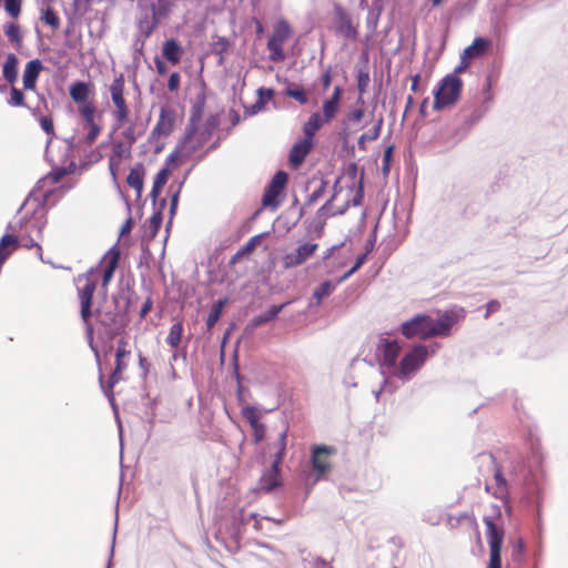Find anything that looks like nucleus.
I'll return each instance as SVG.
<instances>
[{"mask_svg": "<svg viewBox=\"0 0 568 568\" xmlns=\"http://www.w3.org/2000/svg\"><path fill=\"white\" fill-rule=\"evenodd\" d=\"M464 318L465 312L463 308L446 310L439 313L436 320L427 314H417L400 325V333L406 338L447 337L450 335L453 326L464 321Z\"/></svg>", "mask_w": 568, "mask_h": 568, "instance_id": "1", "label": "nucleus"}, {"mask_svg": "<svg viewBox=\"0 0 568 568\" xmlns=\"http://www.w3.org/2000/svg\"><path fill=\"white\" fill-rule=\"evenodd\" d=\"M463 87V80L456 74L445 75L434 90L433 109L442 111L455 105L460 98Z\"/></svg>", "mask_w": 568, "mask_h": 568, "instance_id": "2", "label": "nucleus"}, {"mask_svg": "<svg viewBox=\"0 0 568 568\" xmlns=\"http://www.w3.org/2000/svg\"><path fill=\"white\" fill-rule=\"evenodd\" d=\"M125 80L124 75L120 73L116 75L112 83L109 85V92L112 101L111 115L115 122L116 128H122L130 121L131 110L124 97Z\"/></svg>", "mask_w": 568, "mask_h": 568, "instance_id": "3", "label": "nucleus"}, {"mask_svg": "<svg viewBox=\"0 0 568 568\" xmlns=\"http://www.w3.org/2000/svg\"><path fill=\"white\" fill-rule=\"evenodd\" d=\"M94 268H90L88 272L78 275L75 278L78 283V297L81 304V318L85 324H89L92 311V298L97 290V280L93 277Z\"/></svg>", "mask_w": 568, "mask_h": 568, "instance_id": "4", "label": "nucleus"}, {"mask_svg": "<svg viewBox=\"0 0 568 568\" xmlns=\"http://www.w3.org/2000/svg\"><path fill=\"white\" fill-rule=\"evenodd\" d=\"M486 537L489 546V561L487 568H501V546L504 529L497 526L493 519L485 517Z\"/></svg>", "mask_w": 568, "mask_h": 568, "instance_id": "5", "label": "nucleus"}, {"mask_svg": "<svg viewBox=\"0 0 568 568\" xmlns=\"http://www.w3.org/2000/svg\"><path fill=\"white\" fill-rule=\"evenodd\" d=\"M287 428L280 434L278 440L273 445L276 449L272 470L261 478V488L270 491L280 485L278 465L282 463L286 450Z\"/></svg>", "mask_w": 568, "mask_h": 568, "instance_id": "6", "label": "nucleus"}, {"mask_svg": "<svg viewBox=\"0 0 568 568\" xmlns=\"http://www.w3.org/2000/svg\"><path fill=\"white\" fill-rule=\"evenodd\" d=\"M291 37V28L287 22H278L272 36L267 41V50L270 52L268 58L273 62H282L285 60V53L283 45L285 41Z\"/></svg>", "mask_w": 568, "mask_h": 568, "instance_id": "7", "label": "nucleus"}, {"mask_svg": "<svg viewBox=\"0 0 568 568\" xmlns=\"http://www.w3.org/2000/svg\"><path fill=\"white\" fill-rule=\"evenodd\" d=\"M428 356L426 346L418 344L414 346L399 362L398 376L400 378L408 377L425 363Z\"/></svg>", "mask_w": 568, "mask_h": 568, "instance_id": "8", "label": "nucleus"}, {"mask_svg": "<svg viewBox=\"0 0 568 568\" xmlns=\"http://www.w3.org/2000/svg\"><path fill=\"white\" fill-rule=\"evenodd\" d=\"M288 181V175L284 171H278L267 185L262 199V205L265 207L277 209L281 201L280 195L283 193Z\"/></svg>", "mask_w": 568, "mask_h": 568, "instance_id": "9", "label": "nucleus"}, {"mask_svg": "<svg viewBox=\"0 0 568 568\" xmlns=\"http://www.w3.org/2000/svg\"><path fill=\"white\" fill-rule=\"evenodd\" d=\"M176 111L169 104L162 105L156 124L152 130V138L160 140L168 138L174 130L176 123Z\"/></svg>", "mask_w": 568, "mask_h": 568, "instance_id": "10", "label": "nucleus"}, {"mask_svg": "<svg viewBox=\"0 0 568 568\" xmlns=\"http://www.w3.org/2000/svg\"><path fill=\"white\" fill-rule=\"evenodd\" d=\"M353 186L343 189L338 186V181L334 185V194L332 197L322 206L332 215L343 214L349 206V196L353 193Z\"/></svg>", "mask_w": 568, "mask_h": 568, "instance_id": "11", "label": "nucleus"}, {"mask_svg": "<svg viewBox=\"0 0 568 568\" xmlns=\"http://www.w3.org/2000/svg\"><path fill=\"white\" fill-rule=\"evenodd\" d=\"M334 30L349 40H356L358 36L357 27L353 23L351 16L339 4L334 6Z\"/></svg>", "mask_w": 568, "mask_h": 568, "instance_id": "12", "label": "nucleus"}, {"mask_svg": "<svg viewBox=\"0 0 568 568\" xmlns=\"http://www.w3.org/2000/svg\"><path fill=\"white\" fill-rule=\"evenodd\" d=\"M376 351L379 356V364L390 369L396 366L402 346L397 341L381 337Z\"/></svg>", "mask_w": 568, "mask_h": 568, "instance_id": "13", "label": "nucleus"}, {"mask_svg": "<svg viewBox=\"0 0 568 568\" xmlns=\"http://www.w3.org/2000/svg\"><path fill=\"white\" fill-rule=\"evenodd\" d=\"M128 345L129 344L124 338L119 339L116 343L115 366L109 377L110 387H113L122 379L123 373L128 368V357L131 354L130 349H128Z\"/></svg>", "mask_w": 568, "mask_h": 568, "instance_id": "14", "label": "nucleus"}, {"mask_svg": "<svg viewBox=\"0 0 568 568\" xmlns=\"http://www.w3.org/2000/svg\"><path fill=\"white\" fill-rule=\"evenodd\" d=\"M317 247L318 244L316 243H304L300 245L295 252L287 253L283 256V266L285 268H293L302 265L315 254Z\"/></svg>", "mask_w": 568, "mask_h": 568, "instance_id": "15", "label": "nucleus"}, {"mask_svg": "<svg viewBox=\"0 0 568 568\" xmlns=\"http://www.w3.org/2000/svg\"><path fill=\"white\" fill-rule=\"evenodd\" d=\"M336 453L333 446L318 445L312 448V466L318 475L331 470L329 457Z\"/></svg>", "mask_w": 568, "mask_h": 568, "instance_id": "16", "label": "nucleus"}, {"mask_svg": "<svg viewBox=\"0 0 568 568\" xmlns=\"http://www.w3.org/2000/svg\"><path fill=\"white\" fill-rule=\"evenodd\" d=\"M158 4H151V20L145 22L141 21L140 23V28L145 37H150L159 27L162 19L166 18L170 13V7L168 3H164V0H158Z\"/></svg>", "mask_w": 568, "mask_h": 568, "instance_id": "17", "label": "nucleus"}, {"mask_svg": "<svg viewBox=\"0 0 568 568\" xmlns=\"http://www.w3.org/2000/svg\"><path fill=\"white\" fill-rule=\"evenodd\" d=\"M120 257L121 251L116 245L112 246L102 257V285L104 287L108 286L111 280L113 278L114 272L119 266Z\"/></svg>", "mask_w": 568, "mask_h": 568, "instance_id": "18", "label": "nucleus"}, {"mask_svg": "<svg viewBox=\"0 0 568 568\" xmlns=\"http://www.w3.org/2000/svg\"><path fill=\"white\" fill-rule=\"evenodd\" d=\"M313 148V141L306 138H303L301 141L296 142L288 155V163L292 169H298L302 163L305 161L306 156L311 152Z\"/></svg>", "mask_w": 568, "mask_h": 568, "instance_id": "19", "label": "nucleus"}, {"mask_svg": "<svg viewBox=\"0 0 568 568\" xmlns=\"http://www.w3.org/2000/svg\"><path fill=\"white\" fill-rule=\"evenodd\" d=\"M42 70L43 64L39 59H33L26 64L22 77L24 90L36 91L37 81Z\"/></svg>", "mask_w": 568, "mask_h": 568, "instance_id": "20", "label": "nucleus"}, {"mask_svg": "<svg viewBox=\"0 0 568 568\" xmlns=\"http://www.w3.org/2000/svg\"><path fill=\"white\" fill-rule=\"evenodd\" d=\"M343 94V89L339 85H336L333 90L332 95L324 101L322 106V116L324 121L328 123L335 118L339 110V103Z\"/></svg>", "mask_w": 568, "mask_h": 568, "instance_id": "21", "label": "nucleus"}, {"mask_svg": "<svg viewBox=\"0 0 568 568\" xmlns=\"http://www.w3.org/2000/svg\"><path fill=\"white\" fill-rule=\"evenodd\" d=\"M145 168L143 163H136L126 176V183L130 187L134 189L136 199L142 196L144 187Z\"/></svg>", "mask_w": 568, "mask_h": 568, "instance_id": "22", "label": "nucleus"}, {"mask_svg": "<svg viewBox=\"0 0 568 568\" xmlns=\"http://www.w3.org/2000/svg\"><path fill=\"white\" fill-rule=\"evenodd\" d=\"M195 118H200V113H193L191 116V123L187 126L186 133H185V144H190L191 151H195L199 148H201L211 136V133L209 131H204L201 133V139L196 140L197 130L194 128V121Z\"/></svg>", "mask_w": 568, "mask_h": 568, "instance_id": "23", "label": "nucleus"}, {"mask_svg": "<svg viewBox=\"0 0 568 568\" xmlns=\"http://www.w3.org/2000/svg\"><path fill=\"white\" fill-rule=\"evenodd\" d=\"M19 239L12 234H6L0 240V267L9 256L18 248Z\"/></svg>", "mask_w": 568, "mask_h": 568, "instance_id": "24", "label": "nucleus"}, {"mask_svg": "<svg viewBox=\"0 0 568 568\" xmlns=\"http://www.w3.org/2000/svg\"><path fill=\"white\" fill-rule=\"evenodd\" d=\"M489 47V40L484 38H476L473 43L463 51V54L466 57V59L471 61L473 59L483 57Z\"/></svg>", "mask_w": 568, "mask_h": 568, "instance_id": "25", "label": "nucleus"}, {"mask_svg": "<svg viewBox=\"0 0 568 568\" xmlns=\"http://www.w3.org/2000/svg\"><path fill=\"white\" fill-rule=\"evenodd\" d=\"M326 123L320 112H314L303 125L304 138L313 141L316 132Z\"/></svg>", "mask_w": 568, "mask_h": 568, "instance_id": "26", "label": "nucleus"}, {"mask_svg": "<svg viewBox=\"0 0 568 568\" xmlns=\"http://www.w3.org/2000/svg\"><path fill=\"white\" fill-rule=\"evenodd\" d=\"M285 305L286 304L284 303V304L271 306L266 313L253 317L248 323V327L251 329H254L258 326H262V325L273 321L282 312V310L285 307Z\"/></svg>", "mask_w": 568, "mask_h": 568, "instance_id": "27", "label": "nucleus"}, {"mask_svg": "<svg viewBox=\"0 0 568 568\" xmlns=\"http://www.w3.org/2000/svg\"><path fill=\"white\" fill-rule=\"evenodd\" d=\"M182 52V47L175 39H169L163 44V57L172 64L180 63Z\"/></svg>", "mask_w": 568, "mask_h": 568, "instance_id": "28", "label": "nucleus"}, {"mask_svg": "<svg viewBox=\"0 0 568 568\" xmlns=\"http://www.w3.org/2000/svg\"><path fill=\"white\" fill-rule=\"evenodd\" d=\"M69 93H70L71 99L77 104L90 102L89 97H90L91 91H90L89 84L85 82H82V81L73 82L70 85Z\"/></svg>", "mask_w": 568, "mask_h": 568, "instance_id": "29", "label": "nucleus"}, {"mask_svg": "<svg viewBox=\"0 0 568 568\" xmlns=\"http://www.w3.org/2000/svg\"><path fill=\"white\" fill-rule=\"evenodd\" d=\"M3 78L13 84L18 78V58L14 53H9L2 68Z\"/></svg>", "mask_w": 568, "mask_h": 568, "instance_id": "30", "label": "nucleus"}, {"mask_svg": "<svg viewBox=\"0 0 568 568\" xmlns=\"http://www.w3.org/2000/svg\"><path fill=\"white\" fill-rule=\"evenodd\" d=\"M170 175H171V171L168 166L162 168L158 172V174L154 178L153 186H152L151 194H150L151 197H153V200H156L159 197V195L161 194L162 189L166 184Z\"/></svg>", "mask_w": 568, "mask_h": 568, "instance_id": "31", "label": "nucleus"}, {"mask_svg": "<svg viewBox=\"0 0 568 568\" xmlns=\"http://www.w3.org/2000/svg\"><path fill=\"white\" fill-rule=\"evenodd\" d=\"M184 327L182 322H175L169 331L166 336V344L172 348H178L181 344Z\"/></svg>", "mask_w": 568, "mask_h": 568, "instance_id": "32", "label": "nucleus"}, {"mask_svg": "<svg viewBox=\"0 0 568 568\" xmlns=\"http://www.w3.org/2000/svg\"><path fill=\"white\" fill-rule=\"evenodd\" d=\"M3 32L8 40L13 43L17 48H20L23 43V37L21 34L20 27L14 22H9L3 26Z\"/></svg>", "mask_w": 568, "mask_h": 568, "instance_id": "33", "label": "nucleus"}, {"mask_svg": "<svg viewBox=\"0 0 568 568\" xmlns=\"http://www.w3.org/2000/svg\"><path fill=\"white\" fill-rule=\"evenodd\" d=\"M494 478L496 481V488L493 495L497 498L504 499L508 496L507 480L505 479L500 467L496 466Z\"/></svg>", "mask_w": 568, "mask_h": 568, "instance_id": "34", "label": "nucleus"}, {"mask_svg": "<svg viewBox=\"0 0 568 568\" xmlns=\"http://www.w3.org/2000/svg\"><path fill=\"white\" fill-rule=\"evenodd\" d=\"M226 303H227V300L222 298V300L216 301L213 304V306L209 313L207 320H206V326L209 329L213 328L215 326V324L219 322V320L222 315V311H223L224 306L226 305Z\"/></svg>", "mask_w": 568, "mask_h": 568, "instance_id": "35", "label": "nucleus"}, {"mask_svg": "<svg viewBox=\"0 0 568 568\" xmlns=\"http://www.w3.org/2000/svg\"><path fill=\"white\" fill-rule=\"evenodd\" d=\"M335 290V284L331 281H325L321 283L314 291L313 297L316 300V303L320 305L323 298L329 296L332 292Z\"/></svg>", "mask_w": 568, "mask_h": 568, "instance_id": "36", "label": "nucleus"}, {"mask_svg": "<svg viewBox=\"0 0 568 568\" xmlns=\"http://www.w3.org/2000/svg\"><path fill=\"white\" fill-rule=\"evenodd\" d=\"M95 105L93 102H87L79 104V113L83 118L85 125L92 124L95 122Z\"/></svg>", "mask_w": 568, "mask_h": 568, "instance_id": "37", "label": "nucleus"}, {"mask_svg": "<svg viewBox=\"0 0 568 568\" xmlns=\"http://www.w3.org/2000/svg\"><path fill=\"white\" fill-rule=\"evenodd\" d=\"M41 20L53 30H57L60 27V18L51 7H48L42 11Z\"/></svg>", "mask_w": 568, "mask_h": 568, "instance_id": "38", "label": "nucleus"}, {"mask_svg": "<svg viewBox=\"0 0 568 568\" xmlns=\"http://www.w3.org/2000/svg\"><path fill=\"white\" fill-rule=\"evenodd\" d=\"M368 83H369V74H368V72L367 71H359V73L357 75V89H358V92H359V97L357 99V104H361V105L364 104L363 95H364V93L367 90Z\"/></svg>", "mask_w": 568, "mask_h": 568, "instance_id": "39", "label": "nucleus"}, {"mask_svg": "<svg viewBox=\"0 0 568 568\" xmlns=\"http://www.w3.org/2000/svg\"><path fill=\"white\" fill-rule=\"evenodd\" d=\"M6 12L13 19L21 14L22 0H4Z\"/></svg>", "mask_w": 568, "mask_h": 568, "instance_id": "40", "label": "nucleus"}, {"mask_svg": "<svg viewBox=\"0 0 568 568\" xmlns=\"http://www.w3.org/2000/svg\"><path fill=\"white\" fill-rule=\"evenodd\" d=\"M8 103L11 106H27L23 92L16 87H11L10 99L8 100Z\"/></svg>", "mask_w": 568, "mask_h": 568, "instance_id": "41", "label": "nucleus"}, {"mask_svg": "<svg viewBox=\"0 0 568 568\" xmlns=\"http://www.w3.org/2000/svg\"><path fill=\"white\" fill-rule=\"evenodd\" d=\"M265 234H257L252 236L240 250L244 255L253 253L256 247L261 244Z\"/></svg>", "mask_w": 568, "mask_h": 568, "instance_id": "42", "label": "nucleus"}, {"mask_svg": "<svg viewBox=\"0 0 568 568\" xmlns=\"http://www.w3.org/2000/svg\"><path fill=\"white\" fill-rule=\"evenodd\" d=\"M65 175V171L63 169H58L51 171L48 175L40 180V183L43 185H53L61 181V179Z\"/></svg>", "mask_w": 568, "mask_h": 568, "instance_id": "43", "label": "nucleus"}, {"mask_svg": "<svg viewBox=\"0 0 568 568\" xmlns=\"http://www.w3.org/2000/svg\"><path fill=\"white\" fill-rule=\"evenodd\" d=\"M85 129L88 130V133L85 135V143L88 145H91L94 143V141L98 139V136L100 135L101 131H102V128L100 124H98L97 122L92 123V124H88L85 125Z\"/></svg>", "mask_w": 568, "mask_h": 568, "instance_id": "44", "label": "nucleus"}, {"mask_svg": "<svg viewBox=\"0 0 568 568\" xmlns=\"http://www.w3.org/2000/svg\"><path fill=\"white\" fill-rule=\"evenodd\" d=\"M274 93L275 92H274L273 89L260 88L257 90L258 100L255 103V106H257L258 109H262L266 102H268V101H271L273 99Z\"/></svg>", "mask_w": 568, "mask_h": 568, "instance_id": "45", "label": "nucleus"}, {"mask_svg": "<svg viewBox=\"0 0 568 568\" xmlns=\"http://www.w3.org/2000/svg\"><path fill=\"white\" fill-rule=\"evenodd\" d=\"M383 122H384L383 116H379L377 119L375 125L372 129H369L367 132L363 133L364 139H367L369 142L377 140L382 132Z\"/></svg>", "mask_w": 568, "mask_h": 568, "instance_id": "46", "label": "nucleus"}, {"mask_svg": "<svg viewBox=\"0 0 568 568\" xmlns=\"http://www.w3.org/2000/svg\"><path fill=\"white\" fill-rule=\"evenodd\" d=\"M366 257H367V252L364 253V254H361L357 256L356 261H355V264L353 265V267L347 271L339 280H338V283H342L343 281L347 280L351 275H353L358 268H361V266L365 263L366 261Z\"/></svg>", "mask_w": 568, "mask_h": 568, "instance_id": "47", "label": "nucleus"}, {"mask_svg": "<svg viewBox=\"0 0 568 568\" xmlns=\"http://www.w3.org/2000/svg\"><path fill=\"white\" fill-rule=\"evenodd\" d=\"M162 224V216L161 213H154L149 220H148V229L150 230V233L152 236H154L158 231L160 230Z\"/></svg>", "mask_w": 568, "mask_h": 568, "instance_id": "48", "label": "nucleus"}, {"mask_svg": "<svg viewBox=\"0 0 568 568\" xmlns=\"http://www.w3.org/2000/svg\"><path fill=\"white\" fill-rule=\"evenodd\" d=\"M110 156L123 160L124 158H129L130 156V150L126 149L123 145V143L116 142L112 146V153L110 154Z\"/></svg>", "mask_w": 568, "mask_h": 568, "instance_id": "49", "label": "nucleus"}, {"mask_svg": "<svg viewBox=\"0 0 568 568\" xmlns=\"http://www.w3.org/2000/svg\"><path fill=\"white\" fill-rule=\"evenodd\" d=\"M285 94L301 104H305L308 101V98L303 89H287Z\"/></svg>", "mask_w": 568, "mask_h": 568, "instance_id": "50", "label": "nucleus"}, {"mask_svg": "<svg viewBox=\"0 0 568 568\" xmlns=\"http://www.w3.org/2000/svg\"><path fill=\"white\" fill-rule=\"evenodd\" d=\"M393 151H394V146L393 145H388L385 151H384V154H383V166H382V171L385 175H387L389 173V170H390V162H392V158H393Z\"/></svg>", "mask_w": 568, "mask_h": 568, "instance_id": "51", "label": "nucleus"}, {"mask_svg": "<svg viewBox=\"0 0 568 568\" xmlns=\"http://www.w3.org/2000/svg\"><path fill=\"white\" fill-rule=\"evenodd\" d=\"M251 427H252V430H253L254 442L257 444V443L264 440L265 434H266L265 425L262 424V423L253 422V426H251Z\"/></svg>", "mask_w": 568, "mask_h": 568, "instance_id": "52", "label": "nucleus"}, {"mask_svg": "<svg viewBox=\"0 0 568 568\" xmlns=\"http://www.w3.org/2000/svg\"><path fill=\"white\" fill-rule=\"evenodd\" d=\"M39 122H40L41 129L48 135H53L54 134V125H53V120H52L51 116H41Z\"/></svg>", "mask_w": 568, "mask_h": 568, "instance_id": "53", "label": "nucleus"}, {"mask_svg": "<svg viewBox=\"0 0 568 568\" xmlns=\"http://www.w3.org/2000/svg\"><path fill=\"white\" fill-rule=\"evenodd\" d=\"M121 163H122V160L113 158V156H109V170H110V174L114 181L118 180V172L120 170Z\"/></svg>", "mask_w": 568, "mask_h": 568, "instance_id": "54", "label": "nucleus"}, {"mask_svg": "<svg viewBox=\"0 0 568 568\" xmlns=\"http://www.w3.org/2000/svg\"><path fill=\"white\" fill-rule=\"evenodd\" d=\"M326 182H322L320 187L310 194L306 204L312 205L314 204L318 199H321L325 192Z\"/></svg>", "mask_w": 568, "mask_h": 568, "instance_id": "55", "label": "nucleus"}, {"mask_svg": "<svg viewBox=\"0 0 568 568\" xmlns=\"http://www.w3.org/2000/svg\"><path fill=\"white\" fill-rule=\"evenodd\" d=\"M365 112L363 108L354 109L347 114V120L351 123H359L364 116Z\"/></svg>", "mask_w": 568, "mask_h": 568, "instance_id": "56", "label": "nucleus"}, {"mask_svg": "<svg viewBox=\"0 0 568 568\" xmlns=\"http://www.w3.org/2000/svg\"><path fill=\"white\" fill-rule=\"evenodd\" d=\"M180 81H181V78L178 72L171 73V75L169 77V81H168V89L171 92L176 91L180 87Z\"/></svg>", "mask_w": 568, "mask_h": 568, "instance_id": "57", "label": "nucleus"}, {"mask_svg": "<svg viewBox=\"0 0 568 568\" xmlns=\"http://www.w3.org/2000/svg\"><path fill=\"white\" fill-rule=\"evenodd\" d=\"M323 90L326 91L332 83V68L328 67L321 77Z\"/></svg>", "mask_w": 568, "mask_h": 568, "instance_id": "58", "label": "nucleus"}, {"mask_svg": "<svg viewBox=\"0 0 568 568\" xmlns=\"http://www.w3.org/2000/svg\"><path fill=\"white\" fill-rule=\"evenodd\" d=\"M243 416L248 420L250 425L253 426V422L260 423L256 415V410L253 407H247L243 410Z\"/></svg>", "mask_w": 568, "mask_h": 568, "instance_id": "59", "label": "nucleus"}, {"mask_svg": "<svg viewBox=\"0 0 568 568\" xmlns=\"http://www.w3.org/2000/svg\"><path fill=\"white\" fill-rule=\"evenodd\" d=\"M469 64H470V60L466 59V57L464 54H462L460 63H459V65H457L455 68L454 72L452 74H456L457 77H459L460 73L466 71V69L469 67Z\"/></svg>", "mask_w": 568, "mask_h": 568, "instance_id": "60", "label": "nucleus"}, {"mask_svg": "<svg viewBox=\"0 0 568 568\" xmlns=\"http://www.w3.org/2000/svg\"><path fill=\"white\" fill-rule=\"evenodd\" d=\"M500 310V303L496 300H491L487 303V310L485 317L487 318L491 313H496Z\"/></svg>", "mask_w": 568, "mask_h": 568, "instance_id": "61", "label": "nucleus"}, {"mask_svg": "<svg viewBox=\"0 0 568 568\" xmlns=\"http://www.w3.org/2000/svg\"><path fill=\"white\" fill-rule=\"evenodd\" d=\"M229 48V41L225 38H221L217 42L214 43V51L216 53H223Z\"/></svg>", "mask_w": 568, "mask_h": 568, "instance_id": "62", "label": "nucleus"}, {"mask_svg": "<svg viewBox=\"0 0 568 568\" xmlns=\"http://www.w3.org/2000/svg\"><path fill=\"white\" fill-rule=\"evenodd\" d=\"M152 306L153 301L151 297H148L141 307L140 317L144 318L148 315V313L152 310Z\"/></svg>", "mask_w": 568, "mask_h": 568, "instance_id": "63", "label": "nucleus"}, {"mask_svg": "<svg viewBox=\"0 0 568 568\" xmlns=\"http://www.w3.org/2000/svg\"><path fill=\"white\" fill-rule=\"evenodd\" d=\"M19 243H21V245L26 248H32V247H37L39 251H41V246L38 245L37 242H34L32 239H24V237H21L19 240Z\"/></svg>", "mask_w": 568, "mask_h": 568, "instance_id": "64", "label": "nucleus"}]
</instances>
